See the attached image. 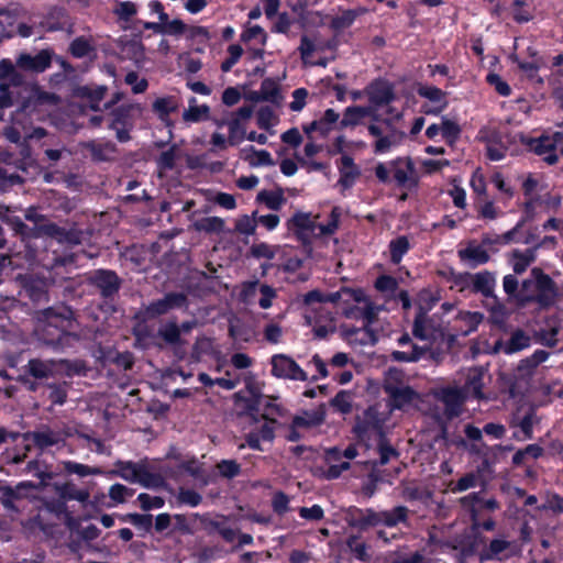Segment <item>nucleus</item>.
<instances>
[{"instance_id":"nucleus-1","label":"nucleus","mask_w":563,"mask_h":563,"mask_svg":"<svg viewBox=\"0 0 563 563\" xmlns=\"http://www.w3.org/2000/svg\"><path fill=\"white\" fill-rule=\"evenodd\" d=\"M74 311L60 305L48 307L36 312L34 333L40 342L54 350L71 347L79 336L73 332Z\"/></svg>"},{"instance_id":"nucleus-2","label":"nucleus","mask_w":563,"mask_h":563,"mask_svg":"<svg viewBox=\"0 0 563 563\" xmlns=\"http://www.w3.org/2000/svg\"><path fill=\"white\" fill-rule=\"evenodd\" d=\"M410 510L404 505H397L390 509L377 510L374 508L352 507L346 515L347 525L360 531L377 529L376 538L385 543L390 541L385 529L399 526L409 527Z\"/></svg>"},{"instance_id":"nucleus-3","label":"nucleus","mask_w":563,"mask_h":563,"mask_svg":"<svg viewBox=\"0 0 563 563\" xmlns=\"http://www.w3.org/2000/svg\"><path fill=\"white\" fill-rule=\"evenodd\" d=\"M113 465L114 468L107 473L111 477H120L131 484H140L144 488H164L166 486L162 474L150 471L145 462L118 460Z\"/></svg>"},{"instance_id":"nucleus-4","label":"nucleus","mask_w":563,"mask_h":563,"mask_svg":"<svg viewBox=\"0 0 563 563\" xmlns=\"http://www.w3.org/2000/svg\"><path fill=\"white\" fill-rule=\"evenodd\" d=\"M189 305L188 297L185 292L169 291L162 298L151 301L148 305L139 309L133 320L137 324H145L161 316L167 314L172 310L187 309Z\"/></svg>"},{"instance_id":"nucleus-5","label":"nucleus","mask_w":563,"mask_h":563,"mask_svg":"<svg viewBox=\"0 0 563 563\" xmlns=\"http://www.w3.org/2000/svg\"><path fill=\"white\" fill-rule=\"evenodd\" d=\"M534 285L533 296L527 297L526 301H533L541 310L551 308L559 297L556 283L540 267H533L530 277L523 280V286Z\"/></svg>"},{"instance_id":"nucleus-6","label":"nucleus","mask_w":563,"mask_h":563,"mask_svg":"<svg viewBox=\"0 0 563 563\" xmlns=\"http://www.w3.org/2000/svg\"><path fill=\"white\" fill-rule=\"evenodd\" d=\"M86 285L104 302H113L122 288L123 279L110 268H96L85 274Z\"/></svg>"},{"instance_id":"nucleus-7","label":"nucleus","mask_w":563,"mask_h":563,"mask_svg":"<svg viewBox=\"0 0 563 563\" xmlns=\"http://www.w3.org/2000/svg\"><path fill=\"white\" fill-rule=\"evenodd\" d=\"M55 363L51 360H41L37 357L29 360L23 367V372L16 377L27 391L37 393L45 384L55 377Z\"/></svg>"},{"instance_id":"nucleus-8","label":"nucleus","mask_w":563,"mask_h":563,"mask_svg":"<svg viewBox=\"0 0 563 563\" xmlns=\"http://www.w3.org/2000/svg\"><path fill=\"white\" fill-rule=\"evenodd\" d=\"M274 400L275 398L261 394L249 376V420L257 422L260 418L264 422L277 424L275 417H282L284 413L283 408Z\"/></svg>"},{"instance_id":"nucleus-9","label":"nucleus","mask_w":563,"mask_h":563,"mask_svg":"<svg viewBox=\"0 0 563 563\" xmlns=\"http://www.w3.org/2000/svg\"><path fill=\"white\" fill-rule=\"evenodd\" d=\"M384 424L385 419L380 417L378 410L374 407H368L364 411L363 417H356L352 432L361 441L368 439L371 431H375L378 438H380V434H386Z\"/></svg>"},{"instance_id":"nucleus-10","label":"nucleus","mask_w":563,"mask_h":563,"mask_svg":"<svg viewBox=\"0 0 563 563\" xmlns=\"http://www.w3.org/2000/svg\"><path fill=\"white\" fill-rule=\"evenodd\" d=\"M8 224L11 230L19 236H21L22 241L29 243L32 239H37L46 235L58 234V224L54 222H47L40 225L29 227L24 223L19 217L9 218Z\"/></svg>"},{"instance_id":"nucleus-11","label":"nucleus","mask_w":563,"mask_h":563,"mask_svg":"<svg viewBox=\"0 0 563 563\" xmlns=\"http://www.w3.org/2000/svg\"><path fill=\"white\" fill-rule=\"evenodd\" d=\"M53 55L54 52L49 48L41 49L34 56L21 53L15 59V65L21 70L41 74L51 67Z\"/></svg>"},{"instance_id":"nucleus-12","label":"nucleus","mask_w":563,"mask_h":563,"mask_svg":"<svg viewBox=\"0 0 563 563\" xmlns=\"http://www.w3.org/2000/svg\"><path fill=\"white\" fill-rule=\"evenodd\" d=\"M176 462H167L162 466V476L173 481H180L185 476L197 477L200 474V466L195 457L180 460L175 457Z\"/></svg>"},{"instance_id":"nucleus-13","label":"nucleus","mask_w":563,"mask_h":563,"mask_svg":"<svg viewBox=\"0 0 563 563\" xmlns=\"http://www.w3.org/2000/svg\"><path fill=\"white\" fill-rule=\"evenodd\" d=\"M272 373L282 378L302 382L308 379L306 372L291 357L284 354L273 356Z\"/></svg>"},{"instance_id":"nucleus-14","label":"nucleus","mask_w":563,"mask_h":563,"mask_svg":"<svg viewBox=\"0 0 563 563\" xmlns=\"http://www.w3.org/2000/svg\"><path fill=\"white\" fill-rule=\"evenodd\" d=\"M258 420H261L258 418ZM254 424L249 431V449L266 451L267 449L262 445L269 444L272 445L275 439V426L272 422H255L254 420H249V427Z\"/></svg>"},{"instance_id":"nucleus-15","label":"nucleus","mask_w":563,"mask_h":563,"mask_svg":"<svg viewBox=\"0 0 563 563\" xmlns=\"http://www.w3.org/2000/svg\"><path fill=\"white\" fill-rule=\"evenodd\" d=\"M438 398L444 405V416L451 420L460 416L466 397L460 388L445 387L441 389Z\"/></svg>"},{"instance_id":"nucleus-16","label":"nucleus","mask_w":563,"mask_h":563,"mask_svg":"<svg viewBox=\"0 0 563 563\" xmlns=\"http://www.w3.org/2000/svg\"><path fill=\"white\" fill-rule=\"evenodd\" d=\"M282 99L279 86L277 81L272 78L263 80L258 91H249V101L251 102L268 101L279 106Z\"/></svg>"},{"instance_id":"nucleus-17","label":"nucleus","mask_w":563,"mask_h":563,"mask_svg":"<svg viewBox=\"0 0 563 563\" xmlns=\"http://www.w3.org/2000/svg\"><path fill=\"white\" fill-rule=\"evenodd\" d=\"M246 103L239 108L228 122V141L231 145L240 144L246 137Z\"/></svg>"},{"instance_id":"nucleus-18","label":"nucleus","mask_w":563,"mask_h":563,"mask_svg":"<svg viewBox=\"0 0 563 563\" xmlns=\"http://www.w3.org/2000/svg\"><path fill=\"white\" fill-rule=\"evenodd\" d=\"M417 93L431 102L438 103V106L433 108H424L423 112L426 114H439L448 107V101L445 99L446 93L435 86L419 84L417 87Z\"/></svg>"},{"instance_id":"nucleus-19","label":"nucleus","mask_w":563,"mask_h":563,"mask_svg":"<svg viewBox=\"0 0 563 563\" xmlns=\"http://www.w3.org/2000/svg\"><path fill=\"white\" fill-rule=\"evenodd\" d=\"M495 285V274L489 271H483L473 275L471 290L474 294H481L485 298H493L497 302V297L494 294Z\"/></svg>"},{"instance_id":"nucleus-20","label":"nucleus","mask_w":563,"mask_h":563,"mask_svg":"<svg viewBox=\"0 0 563 563\" xmlns=\"http://www.w3.org/2000/svg\"><path fill=\"white\" fill-rule=\"evenodd\" d=\"M368 96L369 101L377 107L388 104L395 99L394 87L385 80L375 81L369 87Z\"/></svg>"},{"instance_id":"nucleus-21","label":"nucleus","mask_w":563,"mask_h":563,"mask_svg":"<svg viewBox=\"0 0 563 563\" xmlns=\"http://www.w3.org/2000/svg\"><path fill=\"white\" fill-rule=\"evenodd\" d=\"M485 369L481 366L472 367L468 369L463 391L472 395L476 399H483Z\"/></svg>"},{"instance_id":"nucleus-22","label":"nucleus","mask_w":563,"mask_h":563,"mask_svg":"<svg viewBox=\"0 0 563 563\" xmlns=\"http://www.w3.org/2000/svg\"><path fill=\"white\" fill-rule=\"evenodd\" d=\"M372 114L371 108L362 106L347 107L343 112V118L340 120L336 129L344 130L347 128H355L360 125L363 120Z\"/></svg>"},{"instance_id":"nucleus-23","label":"nucleus","mask_w":563,"mask_h":563,"mask_svg":"<svg viewBox=\"0 0 563 563\" xmlns=\"http://www.w3.org/2000/svg\"><path fill=\"white\" fill-rule=\"evenodd\" d=\"M107 91V86L85 85L77 88L76 95L81 99H87L92 111H99V104L106 97Z\"/></svg>"},{"instance_id":"nucleus-24","label":"nucleus","mask_w":563,"mask_h":563,"mask_svg":"<svg viewBox=\"0 0 563 563\" xmlns=\"http://www.w3.org/2000/svg\"><path fill=\"white\" fill-rule=\"evenodd\" d=\"M84 147L90 153L93 162H109L117 152V146L112 142L89 141L85 143Z\"/></svg>"},{"instance_id":"nucleus-25","label":"nucleus","mask_w":563,"mask_h":563,"mask_svg":"<svg viewBox=\"0 0 563 563\" xmlns=\"http://www.w3.org/2000/svg\"><path fill=\"white\" fill-rule=\"evenodd\" d=\"M325 419V406L322 404L317 410L303 411L302 416H295L291 420L292 427L313 428L322 424Z\"/></svg>"},{"instance_id":"nucleus-26","label":"nucleus","mask_w":563,"mask_h":563,"mask_svg":"<svg viewBox=\"0 0 563 563\" xmlns=\"http://www.w3.org/2000/svg\"><path fill=\"white\" fill-rule=\"evenodd\" d=\"M384 389L391 398L393 407L397 409H401L406 405H409L417 396L416 391L409 386L396 387L386 385Z\"/></svg>"},{"instance_id":"nucleus-27","label":"nucleus","mask_w":563,"mask_h":563,"mask_svg":"<svg viewBox=\"0 0 563 563\" xmlns=\"http://www.w3.org/2000/svg\"><path fill=\"white\" fill-rule=\"evenodd\" d=\"M540 244L534 247L527 249L525 252L514 250L511 257L514 258L512 269L516 275H521L537 260V250Z\"/></svg>"},{"instance_id":"nucleus-28","label":"nucleus","mask_w":563,"mask_h":563,"mask_svg":"<svg viewBox=\"0 0 563 563\" xmlns=\"http://www.w3.org/2000/svg\"><path fill=\"white\" fill-rule=\"evenodd\" d=\"M44 387H46V397L52 405L63 406L67 401L69 384L66 380H57L54 377Z\"/></svg>"},{"instance_id":"nucleus-29","label":"nucleus","mask_w":563,"mask_h":563,"mask_svg":"<svg viewBox=\"0 0 563 563\" xmlns=\"http://www.w3.org/2000/svg\"><path fill=\"white\" fill-rule=\"evenodd\" d=\"M530 345V336L526 334L525 331L518 329L516 330L509 340L506 343L498 341L495 345V349L503 347V351L506 354H512L519 352Z\"/></svg>"},{"instance_id":"nucleus-30","label":"nucleus","mask_w":563,"mask_h":563,"mask_svg":"<svg viewBox=\"0 0 563 563\" xmlns=\"http://www.w3.org/2000/svg\"><path fill=\"white\" fill-rule=\"evenodd\" d=\"M459 257L462 261H470V266L473 268L477 265L486 264L490 258L483 245H474L472 243L459 251Z\"/></svg>"},{"instance_id":"nucleus-31","label":"nucleus","mask_w":563,"mask_h":563,"mask_svg":"<svg viewBox=\"0 0 563 563\" xmlns=\"http://www.w3.org/2000/svg\"><path fill=\"white\" fill-rule=\"evenodd\" d=\"M157 335L168 345L175 347V354L178 355L177 347L183 345L185 342L180 335V328L176 321H168L164 325L159 327Z\"/></svg>"},{"instance_id":"nucleus-32","label":"nucleus","mask_w":563,"mask_h":563,"mask_svg":"<svg viewBox=\"0 0 563 563\" xmlns=\"http://www.w3.org/2000/svg\"><path fill=\"white\" fill-rule=\"evenodd\" d=\"M211 528L228 543L231 544V550L238 545L246 543V534L239 533L236 529H233L225 525V522L212 521Z\"/></svg>"},{"instance_id":"nucleus-33","label":"nucleus","mask_w":563,"mask_h":563,"mask_svg":"<svg viewBox=\"0 0 563 563\" xmlns=\"http://www.w3.org/2000/svg\"><path fill=\"white\" fill-rule=\"evenodd\" d=\"M461 505L464 508L471 510L473 516H475L476 507L481 509H487L494 511L499 508V503L495 498L483 499L481 497V493H472L463 498H461Z\"/></svg>"},{"instance_id":"nucleus-34","label":"nucleus","mask_w":563,"mask_h":563,"mask_svg":"<svg viewBox=\"0 0 563 563\" xmlns=\"http://www.w3.org/2000/svg\"><path fill=\"white\" fill-rule=\"evenodd\" d=\"M55 490L58 494L59 498L63 500H77L79 503H87L89 500L90 494L87 489H79L71 482H66L60 485L55 486Z\"/></svg>"},{"instance_id":"nucleus-35","label":"nucleus","mask_w":563,"mask_h":563,"mask_svg":"<svg viewBox=\"0 0 563 563\" xmlns=\"http://www.w3.org/2000/svg\"><path fill=\"white\" fill-rule=\"evenodd\" d=\"M510 548V542L504 538L493 539L488 545L484 544L479 553L483 560H501L503 554Z\"/></svg>"},{"instance_id":"nucleus-36","label":"nucleus","mask_w":563,"mask_h":563,"mask_svg":"<svg viewBox=\"0 0 563 563\" xmlns=\"http://www.w3.org/2000/svg\"><path fill=\"white\" fill-rule=\"evenodd\" d=\"M178 107L176 97L166 96L157 98L152 104V110L162 121H165L177 111Z\"/></svg>"},{"instance_id":"nucleus-37","label":"nucleus","mask_w":563,"mask_h":563,"mask_svg":"<svg viewBox=\"0 0 563 563\" xmlns=\"http://www.w3.org/2000/svg\"><path fill=\"white\" fill-rule=\"evenodd\" d=\"M346 547L350 552L354 555L355 559L362 562H369L372 559L371 553L368 552L369 547L362 541L361 536L351 534L346 539Z\"/></svg>"},{"instance_id":"nucleus-38","label":"nucleus","mask_w":563,"mask_h":563,"mask_svg":"<svg viewBox=\"0 0 563 563\" xmlns=\"http://www.w3.org/2000/svg\"><path fill=\"white\" fill-rule=\"evenodd\" d=\"M278 223L279 217L275 213L261 216L257 211H253L251 218L249 217V235L255 233L257 224H261L267 230L272 231L278 225Z\"/></svg>"},{"instance_id":"nucleus-39","label":"nucleus","mask_w":563,"mask_h":563,"mask_svg":"<svg viewBox=\"0 0 563 563\" xmlns=\"http://www.w3.org/2000/svg\"><path fill=\"white\" fill-rule=\"evenodd\" d=\"M256 123L260 129L274 135V126L278 123V117L271 107L264 106L261 107L256 113Z\"/></svg>"},{"instance_id":"nucleus-40","label":"nucleus","mask_w":563,"mask_h":563,"mask_svg":"<svg viewBox=\"0 0 563 563\" xmlns=\"http://www.w3.org/2000/svg\"><path fill=\"white\" fill-rule=\"evenodd\" d=\"M339 119H340V114L333 110V109H327L322 117L317 121V124H318V133L322 136V137H327L329 135V133L333 130V129H336V126L339 125Z\"/></svg>"},{"instance_id":"nucleus-41","label":"nucleus","mask_w":563,"mask_h":563,"mask_svg":"<svg viewBox=\"0 0 563 563\" xmlns=\"http://www.w3.org/2000/svg\"><path fill=\"white\" fill-rule=\"evenodd\" d=\"M25 295L34 303H40L48 300L45 284L41 280L31 279L24 284Z\"/></svg>"},{"instance_id":"nucleus-42","label":"nucleus","mask_w":563,"mask_h":563,"mask_svg":"<svg viewBox=\"0 0 563 563\" xmlns=\"http://www.w3.org/2000/svg\"><path fill=\"white\" fill-rule=\"evenodd\" d=\"M377 451L379 453V460L374 462V467L377 465H386L391 457L396 459L399 456V452L391 446L386 434H380V438H378Z\"/></svg>"},{"instance_id":"nucleus-43","label":"nucleus","mask_w":563,"mask_h":563,"mask_svg":"<svg viewBox=\"0 0 563 563\" xmlns=\"http://www.w3.org/2000/svg\"><path fill=\"white\" fill-rule=\"evenodd\" d=\"M63 470L67 474H76L79 477L104 474V472L100 467L89 466L86 464L77 463L75 461H64Z\"/></svg>"},{"instance_id":"nucleus-44","label":"nucleus","mask_w":563,"mask_h":563,"mask_svg":"<svg viewBox=\"0 0 563 563\" xmlns=\"http://www.w3.org/2000/svg\"><path fill=\"white\" fill-rule=\"evenodd\" d=\"M485 543V539L479 533H473L461 541V554L464 559L481 553L479 547Z\"/></svg>"},{"instance_id":"nucleus-45","label":"nucleus","mask_w":563,"mask_h":563,"mask_svg":"<svg viewBox=\"0 0 563 563\" xmlns=\"http://www.w3.org/2000/svg\"><path fill=\"white\" fill-rule=\"evenodd\" d=\"M521 141L537 155H544L551 151H555L553 143L549 141V135H541L539 139L522 136Z\"/></svg>"},{"instance_id":"nucleus-46","label":"nucleus","mask_w":563,"mask_h":563,"mask_svg":"<svg viewBox=\"0 0 563 563\" xmlns=\"http://www.w3.org/2000/svg\"><path fill=\"white\" fill-rule=\"evenodd\" d=\"M27 470L33 476L41 481V484L47 486L49 481L55 477V473L51 471L49 466L37 460L27 463Z\"/></svg>"},{"instance_id":"nucleus-47","label":"nucleus","mask_w":563,"mask_h":563,"mask_svg":"<svg viewBox=\"0 0 563 563\" xmlns=\"http://www.w3.org/2000/svg\"><path fill=\"white\" fill-rule=\"evenodd\" d=\"M409 249L410 244L407 236L400 235L391 240L389 243L390 261L394 264H399L402 256L408 252Z\"/></svg>"},{"instance_id":"nucleus-48","label":"nucleus","mask_w":563,"mask_h":563,"mask_svg":"<svg viewBox=\"0 0 563 563\" xmlns=\"http://www.w3.org/2000/svg\"><path fill=\"white\" fill-rule=\"evenodd\" d=\"M31 437L34 445L41 450L56 445L59 442L58 434L49 429L45 431H35Z\"/></svg>"},{"instance_id":"nucleus-49","label":"nucleus","mask_w":563,"mask_h":563,"mask_svg":"<svg viewBox=\"0 0 563 563\" xmlns=\"http://www.w3.org/2000/svg\"><path fill=\"white\" fill-rule=\"evenodd\" d=\"M289 230L314 231L317 224L310 219V213L298 211L287 222Z\"/></svg>"},{"instance_id":"nucleus-50","label":"nucleus","mask_w":563,"mask_h":563,"mask_svg":"<svg viewBox=\"0 0 563 563\" xmlns=\"http://www.w3.org/2000/svg\"><path fill=\"white\" fill-rule=\"evenodd\" d=\"M196 102V98L190 99V104L187 110H185L183 118L187 122H199L209 117L210 108L207 104L202 106H194Z\"/></svg>"},{"instance_id":"nucleus-51","label":"nucleus","mask_w":563,"mask_h":563,"mask_svg":"<svg viewBox=\"0 0 563 563\" xmlns=\"http://www.w3.org/2000/svg\"><path fill=\"white\" fill-rule=\"evenodd\" d=\"M357 16L356 11L354 10H344L341 15H336L332 18L330 22V27L335 32L340 33L341 31L350 27Z\"/></svg>"},{"instance_id":"nucleus-52","label":"nucleus","mask_w":563,"mask_h":563,"mask_svg":"<svg viewBox=\"0 0 563 563\" xmlns=\"http://www.w3.org/2000/svg\"><path fill=\"white\" fill-rule=\"evenodd\" d=\"M93 51L90 41L85 36L74 38L69 45V53L75 58H84Z\"/></svg>"},{"instance_id":"nucleus-53","label":"nucleus","mask_w":563,"mask_h":563,"mask_svg":"<svg viewBox=\"0 0 563 563\" xmlns=\"http://www.w3.org/2000/svg\"><path fill=\"white\" fill-rule=\"evenodd\" d=\"M256 201L265 203L271 210L278 211L285 201L283 194H277L268 190H262L257 194Z\"/></svg>"},{"instance_id":"nucleus-54","label":"nucleus","mask_w":563,"mask_h":563,"mask_svg":"<svg viewBox=\"0 0 563 563\" xmlns=\"http://www.w3.org/2000/svg\"><path fill=\"white\" fill-rule=\"evenodd\" d=\"M536 413L531 409L529 410L518 423L511 422V427H519L523 437L519 438L517 433L514 434L515 438L521 440H530L533 438V423H534Z\"/></svg>"},{"instance_id":"nucleus-55","label":"nucleus","mask_w":563,"mask_h":563,"mask_svg":"<svg viewBox=\"0 0 563 563\" xmlns=\"http://www.w3.org/2000/svg\"><path fill=\"white\" fill-rule=\"evenodd\" d=\"M330 406L339 412L346 415L352 411V395L347 390H340L331 400Z\"/></svg>"},{"instance_id":"nucleus-56","label":"nucleus","mask_w":563,"mask_h":563,"mask_svg":"<svg viewBox=\"0 0 563 563\" xmlns=\"http://www.w3.org/2000/svg\"><path fill=\"white\" fill-rule=\"evenodd\" d=\"M122 520L130 522L135 528L142 529L145 532H150L153 528V516L150 514H128Z\"/></svg>"},{"instance_id":"nucleus-57","label":"nucleus","mask_w":563,"mask_h":563,"mask_svg":"<svg viewBox=\"0 0 563 563\" xmlns=\"http://www.w3.org/2000/svg\"><path fill=\"white\" fill-rule=\"evenodd\" d=\"M242 97L246 99V84H242L239 87L225 88L222 93V102L228 107H232L236 104Z\"/></svg>"},{"instance_id":"nucleus-58","label":"nucleus","mask_w":563,"mask_h":563,"mask_svg":"<svg viewBox=\"0 0 563 563\" xmlns=\"http://www.w3.org/2000/svg\"><path fill=\"white\" fill-rule=\"evenodd\" d=\"M112 120L109 124V129H117L118 126H129V120L131 117V108L128 106H120L112 110Z\"/></svg>"},{"instance_id":"nucleus-59","label":"nucleus","mask_w":563,"mask_h":563,"mask_svg":"<svg viewBox=\"0 0 563 563\" xmlns=\"http://www.w3.org/2000/svg\"><path fill=\"white\" fill-rule=\"evenodd\" d=\"M197 229L206 233H219L224 229V221L218 217H206L197 222Z\"/></svg>"},{"instance_id":"nucleus-60","label":"nucleus","mask_w":563,"mask_h":563,"mask_svg":"<svg viewBox=\"0 0 563 563\" xmlns=\"http://www.w3.org/2000/svg\"><path fill=\"white\" fill-rule=\"evenodd\" d=\"M173 521L174 523L168 534L180 533L187 536L192 533L191 520L186 515L175 514L173 515Z\"/></svg>"},{"instance_id":"nucleus-61","label":"nucleus","mask_w":563,"mask_h":563,"mask_svg":"<svg viewBox=\"0 0 563 563\" xmlns=\"http://www.w3.org/2000/svg\"><path fill=\"white\" fill-rule=\"evenodd\" d=\"M428 318V312L422 305H419L413 320L412 334L420 340L427 339L424 324Z\"/></svg>"},{"instance_id":"nucleus-62","label":"nucleus","mask_w":563,"mask_h":563,"mask_svg":"<svg viewBox=\"0 0 563 563\" xmlns=\"http://www.w3.org/2000/svg\"><path fill=\"white\" fill-rule=\"evenodd\" d=\"M176 151L177 145H172L167 151H164L157 157V166L161 170H173L176 165Z\"/></svg>"},{"instance_id":"nucleus-63","label":"nucleus","mask_w":563,"mask_h":563,"mask_svg":"<svg viewBox=\"0 0 563 563\" xmlns=\"http://www.w3.org/2000/svg\"><path fill=\"white\" fill-rule=\"evenodd\" d=\"M137 501L140 507L144 511H150L152 509L163 508L165 505V499L161 496H151L146 493H141L137 496Z\"/></svg>"},{"instance_id":"nucleus-64","label":"nucleus","mask_w":563,"mask_h":563,"mask_svg":"<svg viewBox=\"0 0 563 563\" xmlns=\"http://www.w3.org/2000/svg\"><path fill=\"white\" fill-rule=\"evenodd\" d=\"M135 489L115 483L109 488V497L117 504H123L128 497L133 496Z\"/></svg>"}]
</instances>
